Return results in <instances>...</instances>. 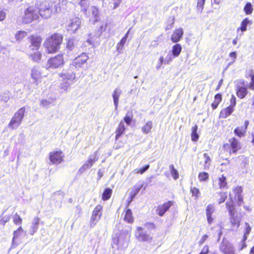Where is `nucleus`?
<instances>
[{
  "mask_svg": "<svg viewBox=\"0 0 254 254\" xmlns=\"http://www.w3.org/2000/svg\"><path fill=\"white\" fill-rule=\"evenodd\" d=\"M88 56L85 53H82L75 58L69 64V69H78L81 68L86 63L88 59Z\"/></svg>",
  "mask_w": 254,
  "mask_h": 254,
  "instance_id": "11",
  "label": "nucleus"
},
{
  "mask_svg": "<svg viewBox=\"0 0 254 254\" xmlns=\"http://www.w3.org/2000/svg\"><path fill=\"white\" fill-rule=\"evenodd\" d=\"M252 23V21L250 20L249 18L246 17L243 20L241 23V26L237 29V31H238L239 30H241L242 32L247 30V25L250 24H251Z\"/></svg>",
  "mask_w": 254,
  "mask_h": 254,
  "instance_id": "30",
  "label": "nucleus"
},
{
  "mask_svg": "<svg viewBox=\"0 0 254 254\" xmlns=\"http://www.w3.org/2000/svg\"><path fill=\"white\" fill-rule=\"evenodd\" d=\"M205 0H197L196 8L197 10L202 12L203 9Z\"/></svg>",
  "mask_w": 254,
  "mask_h": 254,
  "instance_id": "47",
  "label": "nucleus"
},
{
  "mask_svg": "<svg viewBox=\"0 0 254 254\" xmlns=\"http://www.w3.org/2000/svg\"><path fill=\"white\" fill-rule=\"evenodd\" d=\"M33 54H31L30 56L32 60L35 62H39L42 58L41 53L37 51Z\"/></svg>",
  "mask_w": 254,
  "mask_h": 254,
  "instance_id": "41",
  "label": "nucleus"
},
{
  "mask_svg": "<svg viewBox=\"0 0 254 254\" xmlns=\"http://www.w3.org/2000/svg\"><path fill=\"white\" fill-rule=\"evenodd\" d=\"M103 207L101 204H97L93 209L90 220V227H94L101 219L103 214Z\"/></svg>",
  "mask_w": 254,
  "mask_h": 254,
  "instance_id": "9",
  "label": "nucleus"
},
{
  "mask_svg": "<svg viewBox=\"0 0 254 254\" xmlns=\"http://www.w3.org/2000/svg\"><path fill=\"white\" fill-rule=\"evenodd\" d=\"M170 172L172 177L175 179L177 180L179 177V174L178 171L175 168L174 165L171 164L169 166Z\"/></svg>",
  "mask_w": 254,
  "mask_h": 254,
  "instance_id": "40",
  "label": "nucleus"
},
{
  "mask_svg": "<svg viewBox=\"0 0 254 254\" xmlns=\"http://www.w3.org/2000/svg\"><path fill=\"white\" fill-rule=\"evenodd\" d=\"M232 191L234 194V198L229 194V197L231 196L234 202V204L236 206H239L244 204V196L243 195V189L242 186H237L234 187L232 189Z\"/></svg>",
  "mask_w": 254,
  "mask_h": 254,
  "instance_id": "10",
  "label": "nucleus"
},
{
  "mask_svg": "<svg viewBox=\"0 0 254 254\" xmlns=\"http://www.w3.org/2000/svg\"><path fill=\"white\" fill-rule=\"evenodd\" d=\"M222 100V94L217 93L214 96V100L211 103V107L213 110L216 109Z\"/></svg>",
  "mask_w": 254,
  "mask_h": 254,
  "instance_id": "25",
  "label": "nucleus"
},
{
  "mask_svg": "<svg viewBox=\"0 0 254 254\" xmlns=\"http://www.w3.org/2000/svg\"><path fill=\"white\" fill-rule=\"evenodd\" d=\"M253 8L252 3L250 2H247L244 7V11L247 15H250L252 13L253 11Z\"/></svg>",
  "mask_w": 254,
  "mask_h": 254,
  "instance_id": "39",
  "label": "nucleus"
},
{
  "mask_svg": "<svg viewBox=\"0 0 254 254\" xmlns=\"http://www.w3.org/2000/svg\"><path fill=\"white\" fill-rule=\"evenodd\" d=\"M31 76L35 81H37L41 78L42 75L39 70L33 68L32 70Z\"/></svg>",
  "mask_w": 254,
  "mask_h": 254,
  "instance_id": "36",
  "label": "nucleus"
},
{
  "mask_svg": "<svg viewBox=\"0 0 254 254\" xmlns=\"http://www.w3.org/2000/svg\"><path fill=\"white\" fill-rule=\"evenodd\" d=\"M236 94L241 99L245 98L248 94V87L246 86L244 80L239 81L236 85Z\"/></svg>",
  "mask_w": 254,
  "mask_h": 254,
  "instance_id": "14",
  "label": "nucleus"
},
{
  "mask_svg": "<svg viewBox=\"0 0 254 254\" xmlns=\"http://www.w3.org/2000/svg\"><path fill=\"white\" fill-rule=\"evenodd\" d=\"M61 10L58 0H46L41 2L39 8V14L44 18L50 17L53 13Z\"/></svg>",
  "mask_w": 254,
  "mask_h": 254,
  "instance_id": "2",
  "label": "nucleus"
},
{
  "mask_svg": "<svg viewBox=\"0 0 254 254\" xmlns=\"http://www.w3.org/2000/svg\"><path fill=\"white\" fill-rule=\"evenodd\" d=\"M17 233H18V235H22L24 236L26 235V232L23 230L21 226L18 228L17 229Z\"/></svg>",
  "mask_w": 254,
  "mask_h": 254,
  "instance_id": "61",
  "label": "nucleus"
},
{
  "mask_svg": "<svg viewBox=\"0 0 254 254\" xmlns=\"http://www.w3.org/2000/svg\"><path fill=\"white\" fill-rule=\"evenodd\" d=\"M144 225L148 230H155L156 229L155 225L152 222H146Z\"/></svg>",
  "mask_w": 254,
  "mask_h": 254,
  "instance_id": "52",
  "label": "nucleus"
},
{
  "mask_svg": "<svg viewBox=\"0 0 254 254\" xmlns=\"http://www.w3.org/2000/svg\"><path fill=\"white\" fill-rule=\"evenodd\" d=\"M173 60L172 57L171 55H168L166 57V61L165 62V64H170V62H171Z\"/></svg>",
  "mask_w": 254,
  "mask_h": 254,
  "instance_id": "63",
  "label": "nucleus"
},
{
  "mask_svg": "<svg viewBox=\"0 0 254 254\" xmlns=\"http://www.w3.org/2000/svg\"><path fill=\"white\" fill-rule=\"evenodd\" d=\"M29 49L31 51H38L41 47L43 41L41 35L35 33L28 37Z\"/></svg>",
  "mask_w": 254,
  "mask_h": 254,
  "instance_id": "7",
  "label": "nucleus"
},
{
  "mask_svg": "<svg viewBox=\"0 0 254 254\" xmlns=\"http://www.w3.org/2000/svg\"><path fill=\"white\" fill-rule=\"evenodd\" d=\"M150 167L149 164L145 165L142 168H137L134 170V172L135 173L137 174H143L145 172H146Z\"/></svg>",
  "mask_w": 254,
  "mask_h": 254,
  "instance_id": "44",
  "label": "nucleus"
},
{
  "mask_svg": "<svg viewBox=\"0 0 254 254\" xmlns=\"http://www.w3.org/2000/svg\"><path fill=\"white\" fill-rule=\"evenodd\" d=\"M25 112V109L24 107H22L18 110L17 115V122L21 121L24 116Z\"/></svg>",
  "mask_w": 254,
  "mask_h": 254,
  "instance_id": "43",
  "label": "nucleus"
},
{
  "mask_svg": "<svg viewBox=\"0 0 254 254\" xmlns=\"http://www.w3.org/2000/svg\"><path fill=\"white\" fill-rule=\"evenodd\" d=\"M126 41H127V40L122 38V39L120 40V41L118 44L119 48H120V49H122L123 48V47L124 46V45L125 44Z\"/></svg>",
  "mask_w": 254,
  "mask_h": 254,
  "instance_id": "59",
  "label": "nucleus"
},
{
  "mask_svg": "<svg viewBox=\"0 0 254 254\" xmlns=\"http://www.w3.org/2000/svg\"><path fill=\"white\" fill-rule=\"evenodd\" d=\"M6 16V13L3 10H0V21H3Z\"/></svg>",
  "mask_w": 254,
  "mask_h": 254,
  "instance_id": "60",
  "label": "nucleus"
},
{
  "mask_svg": "<svg viewBox=\"0 0 254 254\" xmlns=\"http://www.w3.org/2000/svg\"><path fill=\"white\" fill-rule=\"evenodd\" d=\"M37 18H38V16L35 8L33 6H29L25 10L22 19L23 22L29 23Z\"/></svg>",
  "mask_w": 254,
  "mask_h": 254,
  "instance_id": "12",
  "label": "nucleus"
},
{
  "mask_svg": "<svg viewBox=\"0 0 254 254\" xmlns=\"http://www.w3.org/2000/svg\"><path fill=\"white\" fill-rule=\"evenodd\" d=\"M208 237L209 236L208 235H206V234L203 235L198 242L199 245H202L207 240V239L208 238Z\"/></svg>",
  "mask_w": 254,
  "mask_h": 254,
  "instance_id": "56",
  "label": "nucleus"
},
{
  "mask_svg": "<svg viewBox=\"0 0 254 254\" xmlns=\"http://www.w3.org/2000/svg\"><path fill=\"white\" fill-rule=\"evenodd\" d=\"M246 240L247 239H244V238H243L240 243L238 244L237 247L239 251H242L247 247V245L246 242Z\"/></svg>",
  "mask_w": 254,
  "mask_h": 254,
  "instance_id": "49",
  "label": "nucleus"
},
{
  "mask_svg": "<svg viewBox=\"0 0 254 254\" xmlns=\"http://www.w3.org/2000/svg\"><path fill=\"white\" fill-rule=\"evenodd\" d=\"M98 157L96 154H95L93 157H90L81 167V169H87L92 167L93 164L98 160Z\"/></svg>",
  "mask_w": 254,
  "mask_h": 254,
  "instance_id": "23",
  "label": "nucleus"
},
{
  "mask_svg": "<svg viewBox=\"0 0 254 254\" xmlns=\"http://www.w3.org/2000/svg\"><path fill=\"white\" fill-rule=\"evenodd\" d=\"M135 238L139 242H151L153 238L150 234L143 231V229L140 226L137 227L134 234Z\"/></svg>",
  "mask_w": 254,
  "mask_h": 254,
  "instance_id": "13",
  "label": "nucleus"
},
{
  "mask_svg": "<svg viewBox=\"0 0 254 254\" xmlns=\"http://www.w3.org/2000/svg\"><path fill=\"white\" fill-rule=\"evenodd\" d=\"M64 154L62 150L53 151L49 153V158L52 164L58 165L64 160Z\"/></svg>",
  "mask_w": 254,
  "mask_h": 254,
  "instance_id": "15",
  "label": "nucleus"
},
{
  "mask_svg": "<svg viewBox=\"0 0 254 254\" xmlns=\"http://www.w3.org/2000/svg\"><path fill=\"white\" fill-rule=\"evenodd\" d=\"M203 156H204V158H205V163L207 164L208 163H209L211 161V158H210L209 155H208V154L204 153Z\"/></svg>",
  "mask_w": 254,
  "mask_h": 254,
  "instance_id": "62",
  "label": "nucleus"
},
{
  "mask_svg": "<svg viewBox=\"0 0 254 254\" xmlns=\"http://www.w3.org/2000/svg\"><path fill=\"white\" fill-rule=\"evenodd\" d=\"M209 253V246L205 245L199 254H208Z\"/></svg>",
  "mask_w": 254,
  "mask_h": 254,
  "instance_id": "55",
  "label": "nucleus"
},
{
  "mask_svg": "<svg viewBox=\"0 0 254 254\" xmlns=\"http://www.w3.org/2000/svg\"><path fill=\"white\" fill-rule=\"evenodd\" d=\"M126 130V127L124 122L121 121L119 124L115 131V144L114 148L115 149H119L123 147L126 143V141L123 140L122 138L125 134Z\"/></svg>",
  "mask_w": 254,
  "mask_h": 254,
  "instance_id": "6",
  "label": "nucleus"
},
{
  "mask_svg": "<svg viewBox=\"0 0 254 254\" xmlns=\"http://www.w3.org/2000/svg\"><path fill=\"white\" fill-rule=\"evenodd\" d=\"M78 4L81 7L83 8L84 11H86L87 8L88 6L87 0H80Z\"/></svg>",
  "mask_w": 254,
  "mask_h": 254,
  "instance_id": "50",
  "label": "nucleus"
},
{
  "mask_svg": "<svg viewBox=\"0 0 254 254\" xmlns=\"http://www.w3.org/2000/svg\"><path fill=\"white\" fill-rule=\"evenodd\" d=\"M124 212V220L129 224L133 223L134 222V217L131 209L129 208H126Z\"/></svg>",
  "mask_w": 254,
  "mask_h": 254,
  "instance_id": "21",
  "label": "nucleus"
},
{
  "mask_svg": "<svg viewBox=\"0 0 254 254\" xmlns=\"http://www.w3.org/2000/svg\"><path fill=\"white\" fill-rule=\"evenodd\" d=\"M142 187L143 185L134 186L131 189V191L129 193V196L134 198V197L139 192Z\"/></svg>",
  "mask_w": 254,
  "mask_h": 254,
  "instance_id": "32",
  "label": "nucleus"
},
{
  "mask_svg": "<svg viewBox=\"0 0 254 254\" xmlns=\"http://www.w3.org/2000/svg\"><path fill=\"white\" fill-rule=\"evenodd\" d=\"M81 21L79 17H75L70 20V22L68 25V31L74 33L80 27Z\"/></svg>",
  "mask_w": 254,
  "mask_h": 254,
  "instance_id": "18",
  "label": "nucleus"
},
{
  "mask_svg": "<svg viewBox=\"0 0 254 254\" xmlns=\"http://www.w3.org/2000/svg\"><path fill=\"white\" fill-rule=\"evenodd\" d=\"M121 91L118 89H116L113 94V97L114 99V102L115 106V108L117 109L118 108V102L119 97L121 95Z\"/></svg>",
  "mask_w": 254,
  "mask_h": 254,
  "instance_id": "33",
  "label": "nucleus"
},
{
  "mask_svg": "<svg viewBox=\"0 0 254 254\" xmlns=\"http://www.w3.org/2000/svg\"><path fill=\"white\" fill-rule=\"evenodd\" d=\"M245 233H244V234L243 236V238H244V239H247V237L251 231V227L250 225H249V224L247 222H246L245 223Z\"/></svg>",
  "mask_w": 254,
  "mask_h": 254,
  "instance_id": "45",
  "label": "nucleus"
},
{
  "mask_svg": "<svg viewBox=\"0 0 254 254\" xmlns=\"http://www.w3.org/2000/svg\"><path fill=\"white\" fill-rule=\"evenodd\" d=\"M190 193L191 196L194 198V199H198L201 195V192L199 189L195 187H191L190 188Z\"/></svg>",
  "mask_w": 254,
  "mask_h": 254,
  "instance_id": "27",
  "label": "nucleus"
},
{
  "mask_svg": "<svg viewBox=\"0 0 254 254\" xmlns=\"http://www.w3.org/2000/svg\"><path fill=\"white\" fill-rule=\"evenodd\" d=\"M229 57L232 58L233 59V61H235L237 57V54L236 52H232L229 54Z\"/></svg>",
  "mask_w": 254,
  "mask_h": 254,
  "instance_id": "64",
  "label": "nucleus"
},
{
  "mask_svg": "<svg viewBox=\"0 0 254 254\" xmlns=\"http://www.w3.org/2000/svg\"><path fill=\"white\" fill-rule=\"evenodd\" d=\"M249 123L250 122L248 120H246L244 122L243 126L236 127L234 130L235 134L239 137L244 136L249 126Z\"/></svg>",
  "mask_w": 254,
  "mask_h": 254,
  "instance_id": "17",
  "label": "nucleus"
},
{
  "mask_svg": "<svg viewBox=\"0 0 254 254\" xmlns=\"http://www.w3.org/2000/svg\"><path fill=\"white\" fill-rule=\"evenodd\" d=\"M218 196L219 198H218L217 201L219 204L223 203L227 198V192L224 191H220L218 192Z\"/></svg>",
  "mask_w": 254,
  "mask_h": 254,
  "instance_id": "37",
  "label": "nucleus"
},
{
  "mask_svg": "<svg viewBox=\"0 0 254 254\" xmlns=\"http://www.w3.org/2000/svg\"><path fill=\"white\" fill-rule=\"evenodd\" d=\"M234 110V109L227 106L221 110L219 114V117L221 118H226L228 116H230Z\"/></svg>",
  "mask_w": 254,
  "mask_h": 254,
  "instance_id": "24",
  "label": "nucleus"
},
{
  "mask_svg": "<svg viewBox=\"0 0 254 254\" xmlns=\"http://www.w3.org/2000/svg\"><path fill=\"white\" fill-rule=\"evenodd\" d=\"M63 35L57 32L47 37L43 43L46 53L53 54L58 52L63 42Z\"/></svg>",
  "mask_w": 254,
  "mask_h": 254,
  "instance_id": "1",
  "label": "nucleus"
},
{
  "mask_svg": "<svg viewBox=\"0 0 254 254\" xmlns=\"http://www.w3.org/2000/svg\"><path fill=\"white\" fill-rule=\"evenodd\" d=\"M74 42L72 39H69L66 44V47L70 50H72L74 48Z\"/></svg>",
  "mask_w": 254,
  "mask_h": 254,
  "instance_id": "54",
  "label": "nucleus"
},
{
  "mask_svg": "<svg viewBox=\"0 0 254 254\" xmlns=\"http://www.w3.org/2000/svg\"><path fill=\"white\" fill-rule=\"evenodd\" d=\"M198 178L199 182H205L209 179V174L205 172H200L198 174Z\"/></svg>",
  "mask_w": 254,
  "mask_h": 254,
  "instance_id": "42",
  "label": "nucleus"
},
{
  "mask_svg": "<svg viewBox=\"0 0 254 254\" xmlns=\"http://www.w3.org/2000/svg\"><path fill=\"white\" fill-rule=\"evenodd\" d=\"M247 78H250V81L248 87L249 89L254 90V71L253 69H250L246 71L245 75Z\"/></svg>",
  "mask_w": 254,
  "mask_h": 254,
  "instance_id": "22",
  "label": "nucleus"
},
{
  "mask_svg": "<svg viewBox=\"0 0 254 254\" xmlns=\"http://www.w3.org/2000/svg\"><path fill=\"white\" fill-rule=\"evenodd\" d=\"M40 223V218L36 217L34 219V222L32 223V228L33 229V233H35L38 228V226Z\"/></svg>",
  "mask_w": 254,
  "mask_h": 254,
  "instance_id": "46",
  "label": "nucleus"
},
{
  "mask_svg": "<svg viewBox=\"0 0 254 254\" xmlns=\"http://www.w3.org/2000/svg\"><path fill=\"white\" fill-rule=\"evenodd\" d=\"M214 211V208L212 204H208L206 208V215H212Z\"/></svg>",
  "mask_w": 254,
  "mask_h": 254,
  "instance_id": "48",
  "label": "nucleus"
},
{
  "mask_svg": "<svg viewBox=\"0 0 254 254\" xmlns=\"http://www.w3.org/2000/svg\"><path fill=\"white\" fill-rule=\"evenodd\" d=\"M218 185L220 189H227L228 183L227 182L226 177L224 175H221V177L218 179Z\"/></svg>",
  "mask_w": 254,
  "mask_h": 254,
  "instance_id": "29",
  "label": "nucleus"
},
{
  "mask_svg": "<svg viewBox=\"0 0 254 254\" xmlns=\"http://www.w3.org/2000/svg\"><path fill=\"white\" fill-rule=\"evenodd\" d=\"M237 104L236 98L234 95H232L230 99V105L228 106L235 109V108Z\"/></svg>",
  "mask_w": 254,
  "mask_h": 254,
  "instance_id": "51",
  "label": "nucleus"
},
{
  "mask_svg": "<svg viewBox=\"0 0 254 254\" xmlns=\"http://www.w3.org/2000/svg\"><path fill=\"white\" fill-rule=\"evenodd\" d=\"M40 104L43 107L48 106L51 104V102L46 99H43L41 101Z\"/></svg>",
  "mask_w": 254,
  "mask_h": 254,
  "instance_id": "58",
  "label": "nucleus"
},
{
  "mask_svg": "<svg viewBox=\"0 0 254 254\" xmlns=\"http://www.w3.org/2000/svg\"><path fill=\"white\" fill-rule=\"evenodd\" d=\"M198 127L196 125L194 126L191 128V138L193 141H196L198 138L199 135L197 133Z\"/></svg>",
  "mask_w": 254,
  "mask_h": 254,
  "instance_id": "34",
  "label": "nucleus"
},
{
  "mask_svg": "<svg viewBox=\"0 0 254 254\" xmlns=\"http://www.w3.org/2000/svg\"><path fill=\"white\" fill-rule=\"evenodd\" d=\"M184 34V31L182 28L175 29L171 37V40L173 43H177L182 38Z\"/></svg>",
  "mask_w": 254,
  "mask_h": 254,
  "instance_id": "19",
  "label": "nucleus"
},
{
  "mask_svg": "<svg viewBox=\"0 0 254 254\" xmlns=\"http://www.w3.org/2000/svg\"><path fill=\"white\" fill-rule=\"evenodd\" d=\"M152 127L153 123L151 121H149L142 127L141 129L144 134H148L151 132Z\"/></svg>",
  "mask_w": 254,
  "mask_h": 254,
  "instance_id": "28",
  "label": "nucleus"
},
{
  "mask_svg": "<svg viewBox=\"0 0 254 254\" xmlns=\"http://www.w3.org/2000/svg\"><path fill=\"white\" fill-rule=\"evenodd\" d=\"M92 14L95 16H98L99 13V8L98 7H97L96 6H93L92 9Z\"/></svg>",
  "mask_w": 254,
  "mask_h": 254,
  "instance_id": "57",
  "label": "nucleus"
},
{
  "mask_svg": "<svg viewBox=\"0 0 254 254\" xmlns=\"http://www.w3.org/2000/svg\"><path fill=\"white\" fill-rule=\"evenodd\" d=\"M61 78L60 88L64 91H67L70 89V85L73 82L76 78V74L70 70H67L66 72H61L59 74Z\"/></svg>",
  "mask_w": 254,
  "mask_h": 254,
  "instance_id": "4",
  "label": "nucleus"
},
{
  "mask_svg": "<svg viewBox=\"0 0 254 254\" xmlns=\"http://www.w3.org/2000/svg\"><path fill=\"white\" fill-rule=\"evenodd\" d=\"M182 47L181 44H176L172 47V54L174 58L178 57L181 53Z\"/></svg>",
  "mask_w": 254,
  "mask_h": 254,
  "instance_id": "26",
  "label": "nucleus"
},
{
  "mask_svg": "<svg viewBox=\"0 0 254 254\" xmlns=\"http://www.w3.org/2000/svg\"><path fill=\"white\" fill-rule=\"evenodd\" d=\"M27 35V33L24 31H19L17 34V40H21L25 38Z\"/></svg>",
  "mask_w": 254,
  "mask_h": 254,
  "instance_id": "53",
  "label": "nucleus"
},
{
  "mask_svg": "<svg viewBox=\"0 0 254 254\" xmlns=\"http://www.w3.org/2000/svg\"><path fill=\"white\" fill-rule=\"evenodd\" d=\"M112 194V190L110 188H106L104 190L102 195V199L104 201L109 199Z\"/></svg>",
  "mask_w": 254,
  "mask_h": 254,
  "instance_id": "31",
  "label": "nucleus"
},
{
  "mask_svg": "<svg viewBox=\"0 0 254 254\" xmlns=\"http://www.w3.org/2000/svg\"><path fill=\"white\" fill-rule=\"evenodd\" d=\"M122 2V0H109V6L113 9L118 7Z\"/></svg>",
  "mask_w": 254,
  "mask_h": 254,
  "instance_id": "38",
  "label": "nucleus"
},
{
  "mask_svg": "<svg viewBox=\"0 0 254 254\" xmlns=\"http://www.w3.org/2000/svg\"><path fill=\"white\" fill-rule=\"evenodd\" d=\"M175 203L173 200H168L161 204L158 205L155 209L156 213L159 216H163Z\"/></svg>",
  "mask_w": 254,
  "mask_h": 254,
  "instance_id": "16",
  "label": "nucleus"
},
{
  "mask_svg": "<svg viewBox=\"0 0 254 254\" xmlns=\"http://www.w3.org/2000/svg\"><path fill=\"white\" fill-rule=\"evenodd\" d=\"M222 148L230 155H236L242 149V146L240 141L235 137H233L228 140V142L223 144Z\"/></svg>",
  "mask_w": 254,
  "mask_h": 254,
  "instance_id": "5",
  "label": "nucleus"
},
{
  "mask_svg": "<svg viewBox=\"0 0 254 254\" xmlns=\"http://www.w3.org/2000/svg\"><path fill=\"white\" fill-rule=\"evenodd\" d=\"M220 250L223 254H235L233 247L227 243H223L220 246Z\"/></svg>",
  "mask_w": 254,
  "mask_h": 254,
  "instance_id": "20",
  "label": "nucleus"
},
{
  "mask_svg": "<svg viewBox=\"0 0 254 254\" xmlns=\"http://www.w3.org/2000/svg\"><path fill=\"white\" fill-rule=\"evenodd\" d=\"M64 64V54H59L51 57L47 61L48 68H57L62 67Z\"/></svg>",
  "mask_w": 254,
  "mask_h": 254,
  "instance_id": "8",
  "label": "nucleus"
},
{
  "mask_svg": "<svg viewBox=\"0 0 254 254\" xmlns=\"http://www.w3.org/2000/svg\"><path fill=\"white\" fill-rule=\"evenodd\" d=\"M225 206L230 216L231 226L233 227L238 228L240 225L241 219L237 214V208L236 204H234L233 198L231 196H230L229 201H226L225 203Z\"/></svg>",
  "mask_w": 254,
  "mask_h": 254,
  "instance_id": "3",
  "label": "nucleus"
},
{
  "mask_svg": "<svg viewBox=\"0 0 254 254\" xmlns=\"http://www.w3.org/2000/svg\"><path fill=\"white\" fill-rule=\"evenodd\" d=\"M133 117L132 112L131 111H128L126 116L124 118V122L127 124V125H130L132 119Z\"/></svg>",
  "mask_w": 254,
  "mask_h": 254,
  "instance_id": "35",
  "label": "nucleus"
}]
</instances>
